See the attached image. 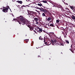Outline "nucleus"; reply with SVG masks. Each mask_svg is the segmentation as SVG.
Listing matches in <instances>:
<instances>
[{
  "instance_id": "obj_1",
  "label": "nucleus",
  "mask_w": 75,
  "mask_h": 75,
  "mask_svg": "<svg viewBox=\"0 0 75 75\" xmlns=\"http://www.w3.org/2000/svg\"><path fill=\"white\" fill-rule=\"evenodd\" d=\"M17 21L20 24H22V25H25V24H26V25L30 28V30L31 31L33 30V28L27 23H28V21L27 20L25 19V18L24 17H23L22 16H20L19 17H17Z\"/></svg>"
},
{
  "instance_id": "obj_2",
  "label": "nucleus",
  "mask_w": 75,
  "mask_h": 75,
  "mask_svg": "<svg viewBox=\"0 0 75 75\" xmlns=\"http://www.w3.org/2000/svg\"><path fill=\"white\" fill-rule=\"evenodd\" d=\"M35 14V12H34L32 11H30V12H28V14L30 18H31V17H33V16L34 17H35V15H34Z\"/></svg>"
},
{
  "instance_id": "obj_3",
  "label": "nucleus",
  "mask_w": 75,
  "mask_h": 75,
  "mask_svg": "<svg viewBox=\"0 0 75 75\" xmlns=\"http://www.w3.org/2000/svg\"><path fill=\"white\" fill-rule=\"evenodd\" d=\"M7 7H4L3 6V10L2 11L4 12V13H7L8 12V8H9L10 10H11V9L10 8V7L8 6H7Z\"/></svg>"
},
{
  "instance_id": "obj_4",
  "label": "nucleus",
  "mask_w": 75,
  "mask_h": 75,
  "mask_svg": "<svg viewBox=\"0 0 75 75\" xmlns=\"http://www.w3.org/2000/svg\"><path fill=\"white\" fill-rule=\"evenodd\" d=\"M37 8L38 9L40 10L41 11H42V12H44V13H47V10L44 9V8H40L38 7H37Z\"/></svg>"
},
{
  "instance_id": "obj_5",
  "label": "nucleus",
  "mask_w": 75,
  "mask_h": 75,
  "mask_svg": "<svg viewBox=\"0 0 75 75\" xmlns=\"http://www.w3.org/2000/svg\"><path fill=\"white\" fill-rule=\"evenodd\" d=\"M52 44L54 45L57 42V39L55 38H54L53 39L51 40Z\"/></svg>"
},
{
  "instance_id": "obj_6",
  "label": "nucleus",
  "mask_w": 75,
  "mask_h": 75,
  "mask_svg": "<svg viewBox=\"0 0 75 75\" xmlns=\"http://www.w3.org/2000/svg\"><path fill=\"white\" fill-rule=\"evenodd\" d=\"M51 44V41L46 42L45 44L47 45H50Z\"/></svg>"
},
{
  "instance_id": "obj_7",
  "label": "nucleus",
  "mask_w": 75,
  "mask_h": 75,
  "mask_svg": "<svg viewBox=\"0 0 75 75\" xmlns=\"http://www.w3.org/2000/svg\"><path fill=\"white\" fill-rule=\"evenodd\" d=\"M71 18H72L73 20H75V17L74 15H72L71 16Z\"/></svg>"
},
{
  "instance_id": "obj_8",
  "label": "nucleus",
  "mask_w": 75,
  "mask_h": 75,
  "mask_svg": "<svg viewBox=\"0 0 75 75\" xmlns=\"http://www.w3.org/2000/svg\"><path fill=\"white\" fill-rule=\"evenodd\" d=\"M50 25V27H55V25L54 24L51 23Z\"/></svg>"
},
{
  "instance_id": "obj_9",
  "label": "nucleus",
  "mask_w": 75,
  "mask_h": 75,
  "mask_svg": "<svg viewBox=\"0 0 75 75\" xmlns=\"http://www.w3.org/2000/svg\"><path fill=\"white\" fill-rule=\"evenodd\" d=\"M37 5L38 6H42V7H43V6H42V4L41 3H39Z\"/></svg>"
},
{
  "instance_id": "obj_10",
  "label": "nucleus",
  "mask_w": 75,
  "mask_h": 75,
  "mask_svg": "<svg viewBox=\"0 0 75 75\" xmlns=\"http://www.w3.org/2000/svg\"><path fill=\"white\" fill-rule=\"evenodd\" d=\"M17 2H18V3H19L20 4H22L23 3V2L21 1H17Z\"/></svg>"
},
{
  "instance_id": "obj_11",
  "label": "nucleus",
  "mask_w": 75,
  "mask_h": 75,
  "mask_svg": "<svg viewBox=\"0 0 75 75\" xmlns=\"http://www.w3.org/2000/svg\"><path fill=\"white\" fill-rule=\"evenodd\" d=\"M47 12H44V13H42V16L43 17H46V16H45V13Z\"/></svg>"
},
{
  "instance_id": "obj_12",
  "label": "nucleus",
  "mask_w": 75,
  "mask_h": 75,
  "mask_svg": "<svg viewBox=\"0 0 75 75\" xmlns=\"http://www.w3.org/2000/svg\"><path fill=\"white\" fill-rule=\"evenodd\" d=\"M34 20H35V21H38V18H34Z\"/></svg>"
},
{
  "instance_id": "obj_13",
  "label": "nucleus",
  "mask_w": 75,
  "mask_h": 75,
  "mask_svg": "<svg viewBox=\"0 0 75 75\" xmlns=\"http://www.w3.org/2000/svg\"><path fill=\"white\" fill-rule=\"evenodd\" d=\"M38 29H39V31H40V32H42V29H41V28H38Z\"/></svg>"
},
{
  "instance_id": "obj_14",
  "label": "nucleus",
  "mask_w": 75,
  "mask_h": 75,
  "mask_svg": "<svg viewBox=\"0 0 75 75\" xmlns=\"http://www.w3.org/2000/svg\"><path fill=\"white\" fill-rule=\"evenodd\" d=\"M70 7L71 8V9H72V10H73V9H74L75 8V7L73 6H70Z\"/></svg>"
},
{
  "instance_id": "obj_15",
  "label": "nucleus",
  "mask_w": 75,
  "mask_h": 75,
  "mask_svg": "<svg viewBox=\"0 0 75 75\" xmlns=\"http://www.w3.org/2000/svg\"><path fill=\"white\" fill-rule=\"evenodd\" d=\"M51 20V18L49 17L48 18L47 21H50Z\"/></svg>"
},
{
  "instance_id": "obj_16",
  "label": "nucleus",
  "mask_w": 75,
  "mask_h": 75,
  "mask_svg": "<svg viewBox=\"0 0 75 75\" xmlns=\"http://www.w3.org/2000/svg\"><path fill=\"white\" fill-rule=\"evenodd\" d=\"M66 41V42L67 43V44H69V41H68V40H65Z\"/></svg>"
},
{
  "instance_id": "obj_17",
  "label": "nucleus",
  "mask_w": 75,
  "mask_h": 75,
  "mask_svg": "<svg viewBox=\"0 0 75 75\" xmlns=\"http://www.w3.org/2000/svg\"><path fill=\"white\" fill-rule=\"evenodd\" d=\"M39 39L41 40H43V38L41 37V36H40L39 37Z\"/></svg>"
},
{
  "instance_id": "obj_18",
  "label": "nucleus",
  "mask_w": 75,
  "mask_h": 75,
  "mask_svg": "<svg viewBox=\"0 0 75 75\" xmlns=\"http://www.w3.org/2000/svg\"><path fill=\"white\" fill-rule=\"evenodd\" d=\"M69 50H70V51H71V52H72V53H74V51L70 49Z\"/></svg>"
},
{
  "instance_id": "obj_19",
  "label": "nucleus",
  "mask_w": 75,
  "mask_h": 75,
  "mask_svg": "<svg viewBox=\"0 0 75 75\" xmlns=\"http://www.w3.org/2000/svg\"><path fill=\"white\" fill-rule=\"evenodd\" d=\"M45 37H44V42H45V43H46V42H45V41L46 40H45Z\"/></svg>"
},
{
  "instance_id": "obj_20",
  "label": "nucleus",
  "mask_w": 75,
  "mask_h": 75,
  "mask_svg": "<svg viewBox=\"0 0 75 75\" xmlns=\"http://www.w3.org/2000/svg\"><path fill=\"white\" fill-rule=\"evenodd\" d=\"M27 6H28V5H26V6H24V5L22 6V7H26Z\"/></svg>"
},
{
  "instance_id": "obj_21",
  "label": "nucleus",
  "mask_w": 75,
  "mask_h": 75,
  "mask_svg": "<svg viewBox=\"0 0 75 75\" xmlns=\"http://www.w3.org/2000/svg\"><path fill=\"white\" fill-rule=\"evenodd\" d=\"M56 23H59V20H57Z\"/></svg>"
},
{
  "instance_id": "obj_22",
  "label": "nucleus",
  "mask_w": 75,
  "mask_h": 75,
  "mask_svg": "<svg viewBox=\"0 0 75 75\" xmlns=\"http://www.w3.org/2000/svg\"><path fill=\"white\" fill-rule=\"evenodd\" d=\"M42 1L43 2V3H47V1Z\"/></svg>"
},
{
  "instance_id": "obj_23",
  "label": "nucleus",
  "mask_w": 75,
  "mask_h": 75,
  "mask_svg": "<svg viewBox=\"0 0 75 75\" xmlns=\"http://www.w3.org/2000/svg\"><path fill=\"white\" fill-rule=\"evenodd\" d=\"M60 45H62L63 46V45H64V43H60Z\"/></svg>"
},
{
  "instance_id": "obj_24",
  "label": "nucleus",
  "mask_w": 75,
  "mask_h": 75,
  "mask_svg": "<svg viewBox=\"0 0 75 75\" xmlns=\"http://www.w3.org/2000/svg\"><path fill=\"white\" fill-rule=\"evenodd\" d=\"M25 41L26 42H28V39H26L25 40Z\"/></svg>"
},
{
  "instance_id": "obj_25",
  "label": "nucleus",
  "mask_w": 75,
  "mask_h": 75,
  "mask_svg": "<svg viewBox=\"0 0 75 75\" xmlns=\"http://www.w3.org/2000/svg\"><path fill=\"white\" fill-rule=\"evenodd\" d=\"M52 35H54V36H55V34H54V33L52 32Z\"/></svg>"
},
{
  "instance_id": "obj_26",
  "label": "nucleus",
  "mask_w": 75,
  "mask_h": 75,
  "mask_svg": "<svg viewBox=\"0 0 75 75\" xmlns=\"http://www.w3.org/2000/svg\"><path fill=\"white\" fill-rule=\"evenodd\" d=\"M36 24H38V22L37 21H36Z\"/></svg>"
},
{
  "instance_id": "obj_27",
  "label": "nucleus",
  "mask_w": 75,
  "mask_h": 75,
  "mask_svg": "<svg viewBox=\"0 0 75 75\" xmlns=\"http://www.w3.org/2000/svg\"><path fill=\"white\" fill-rule=\"evenodd\" d=\"M73 11L74 12H75V7L73 9Z\"/></svg>"
},
{
  "instance_id": "obj_28",
  "label": "nucleus",
  "mask_w": 75,
  "mask_h": 75,
  "mask_svg": "<svg viewBox=\"0 0 75 75\" xmlns=\"http://www.w3.org/2000/svg\"><path fill=\"white\" fill-rule=\"evenodd\" d=\"M37 31H38L37 32H38V33H39L40 34V33H41V32L40 31H39V30H38Z\"/></svg>"
},
{
  "instance_id": "obj_29",
  "label": "nucleus",
  "mask_w": 75,
  "mask_h": 75,
  "mask_svg": "<svg viewBox=\"0 0 75 75\" xmlns=\"http://www.w3.org/2000/svg\"><path fill=\"white\" fill-rule=\"evenodd\" d=\"M18 7L19 8H20V5H18Z\"/></svg>"
},
{
  "instance_id": "obj_30",
  "label": "nucleus",
  "mask_w": 75,
  "mask_h": 75,
  "mask_svg": "<svg viewBox=\"0 0 75 75\" xmlns=\"http://www.w3.org/2000/svg\"><path fill=\"white\" fill-rule=\"evenodd\" d=\"M71 48H72V44L71 46Z\"/></svg>"
},
{
  "instance_id": "obj_31",
  "label": "nucleus",
  "mask_w": 75,
  "mask_h": 75,
  "mask_svg": "<svg viewBox=\"0 0 75 75\" xmlns=\"http://www.w3.org/2000/svg\"><path fill=\"white\" fill-rule=\"evenodd\" d=\"M23 7H22V6H21V8H22V9H23Z\"/></svg>"
},
{
  "instance_id": "obj_32",
  "label": "nucleus",
  "mask_w": 75,
  "mask_h": 75,
  "mask_svg": "<svg viewBox=\"0 0 75 75\" xmlns=\"http://www.w3.org/2000/svg\"><path fill=\"white\" fill-rule=\"evenodd\" d=\"M13 1H16V0H13Z\"/></svg>"
},
{
  "instance_id": "obj_33",
  "label": "nucleus",
  "mask_w": 75,
  "mask_h": 75,
  "mask_svg": "<svg viewBox=\"0 0 75 75\" xmlns=\"http://www.w3.org/2000/svg\"><path fill=\"white\" fill-rule=\"evenodd\" d=\"M65 9H67V10H69V9H68V8H65Z\"/></svg>"
},
{
  "instance_id": "obj_34",
  "label": "nucleus",
  "mask_w": 75,
  "mask_h": 75,
  "mask_svg": "<svg viewBox=\"0 0 75 75\" xmlns=\"http://www.w3.org/2000/svg\"><path fill=\"white\" fill-rule=\"evenodd\" d=\"M38 57H41L40 56H38Z\"/></svg>"
},
{
  "instance_id": "obj_35",
  "label": "nucleus",
  "mask_w": 75,
  "mask_h": 75,
  "mask_svg": "<svg viewBox=\"0 0 75 75\" xmlns=\"http://www.w3.org/2000/svg\"><path fill=\"white\" fill-rule=\"evenodd\" d=\"M65 33L66 35H67V33L66 32H65Z\"/></svg>"
},
{
  "instance_id": "obj_36",
  "label": "nucleus",
  "mask_w": 75,
  "mask_h": 75,
  "mask_svg": "<svg viewBox=\"0 0 75 75\" xmlns=\"http://www.w3.org/2000/svg\"><path fill=\"white\" fill-rule=\"evenodd\" d=\"M60 7H62V6H61V5H60Z\"/></svg>"
},
{
  "instance_id": "obj_37",
  "label": "nucleus",
  "mask_w": 75,
  "mask_h": 75,
  "mask_svg": "<svg viewBox=\"0 0 75 75\" xmlns=\"http://www.w3.org/2000/svg\"><path fill=\"white\" fill-rule=\"evenodd\" d=\"M33 28V30H34V29H34V27H32Z\"/></svg>"
},
{
  "instance_id": "obj_38",
  "label": "nucleus",
  "mask_w": 75,
  "mask_h": 75,
  "mask_svg": "<svg viewBox=\"0 0 75 75\" xmlns=\"http://www.w3.org/2000/svg\"><path fill=\"white\" fill-rule=\"evenodd\" d=\"M16 20V19H15V18H14V19H13V20Z\"/></svg>"
},
{
  "instance_id": "obj_39",
  "label": "nucleus",
  "mask_w": 75,
  "mask_h": 75,
  "mask_svg": "<svg viewBox=\"0 0 75 75\" xmlns=\"http://www.w3.org/2000/svg\"><path fill=\"white\" fill-rule=\"evenodd\" d=\"M34 31L35 33L36 32V31H35V30H34Z\"/></svg>"
},
{
  "instance_id": "obj_40",
  "label": "nucleus",
  "mask_w": 75,
  "mask_h": 75,
  "mask_svg": "<svg viewBox=\"0 0 75 75\" xmlns=\"http://www.w3.org/2000/svg\"><path fill=\"white\" fill-rule=\"evenodd\" d=\"M38 14H40V12H39Z\"/></svg>"
},
{
  "instance_id": "obj_41",
  "label": "nucleus",
  "mask_w": 75,
  "mask_h": 75,
  "mask_svg": "<svg viewBox=\"0 0 75 75\" xmlns=\"http://www.w3.org/2000/svg\"><path fill=\"white\" fill-rule=\"evenodd\" d=\"M74 46H75V44L74 45Z\"/></svg>"
},
{
  "instance_id": "obj_42",
  "label": "nucleus",
  "mask_w": 75,
  "mask_h": 75,
  "mask_svg": "<svg viewBox=\"0 0 75 75\" xmlns=\"http://www.w3.org/2000/svg\"><path fill=\"white\" fill-rule=\"evenodd\" d=\"M64 1H65V0H64Z\"/></svg>"
},
{
  "instance_id": "obj_43",
  "label": "nucleus",
  "mask_w": 75,
  "mask_h": 75,
  "mask_svg": "<svg viewBox=\"0 0 75 75\" xmlns=\"http://www.w3.org/2000/svg\"><path fill=\"white\" fill-rule=\"evenodd\" d=\"M33 18H34L33 17Z\"/></svg>"
},
{
  "instance_id": "obj_44",
  "label": "nucleus",
  "mask_w": 75,
  "mask_h": 75,
  "mask_svg": "<svg viewBox=\"0 0 75 75\" xmlns=\"http://www.w3.org/2000/svg\"><path fill=\"white\" fill-rule=\"evenodd\" d=\"M74 47H75V46Z\"/></svg>"
}]
</instances>
